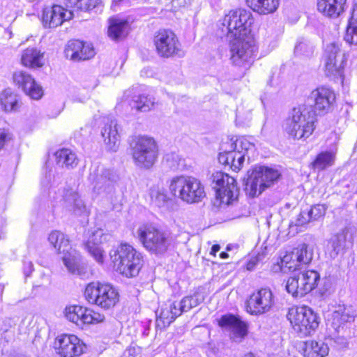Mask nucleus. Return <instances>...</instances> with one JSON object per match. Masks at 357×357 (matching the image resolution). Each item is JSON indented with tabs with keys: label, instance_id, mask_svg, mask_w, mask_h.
<instances>
[{
	"label": "nucleus",
	"instance_id": "45",
	"mask_svg": "<svg viewBox=\"0 0 357 357\" xmlns=\"http://www.w3.org/2000/svg\"><path fill=\"white\" fill-rule=\"evenodd\" d=\"M313 53V45L306 40L298 41L294 48V54L298 56H310Z\"/></svg>",
	"mask_w": 357,
	"mask_h": 357
},
{
	"label": "nucleus",
	"instance_id": "55",
	"mask_svg": "<svg viewBox=\"0 0 357 357\" xmlns=\"http://www.w3.org/2000/svg\"><path fill=\"white\" fill-rule=\"evenodd\" d=\"M189 299L190 300L191 305L192 307H195L199 305L204 301V298L199 295L198 293L194 294L192 296H188Z\"/></svg>",
	"mask_w": 357,
	"mask_h": 357
},
{
	"label": "nucleus",
	"instance_id": "24",
	"mask_svg": "<svg viewBox=\"0 0 357 357\" xmlns=\"http://www.w3.org/2000/svg\"><path fill=\"white\" fill-rule=\"evenodd\" d=\"M219 325L222 328L230 331L234 337L242 338L247 335L246 324L239 317L231 314L222 316L219 320Z\"/></svg>",
	"mask_w": 357,
	"mask_h": 357
},
{
	"label": "nucleus",
	"instance_id": "33",
	"mask_svg": "<svg viewBox=\"0 0 357 357\" xmlns=\"http://www.w3.org/2000/svg\"><path fill=\"white\" fill-rule=\"evenodd\" d=\"M64 202L66 206L68 208L69 210H73L75 213L82 214L88 213L86 204L81 199L78 192L75 191L67 192L64 196Z\"/></svg>",
	"mask_w": 357,
	"mask_h": 357
},
{
	"label": "nucleus",
	"instance_id": "12",
	"mask_svg": "<svg viewBox=\"0 0 357 357\" xmlns=\"http://www.w3.org/2000/svg\"><path fill=\"white\" fill-rule=\"evenodd\" d=\"M118 179V175L110 169L100 166H93L90 169L89 181L93 186V192L96 195L112 197L115 192L114 183Z\"/></svg>",
	"mask_w": 357,
	"mask_h": 357
},
{
	"label": "nucleus",
	"instance_id": "36",
	"mask_svg": "<svg viewBox=\"0 0 357 357\" xmlns=\"http://www.w3.org/2000/svg\"><path fill=\"white\" fill-rule=\"evenodd\" d=\"M155 105V98L149 95L140 94L132 98L130 105L137 111L146 112L150 111Z\"/></svg>",
	"mask_w": 357,
	"mask_h": 357
},
{
	"label": "nucleus",
	"instance_id": "42",
	"mask_svg": "<svg viewBox=\"0 0 357 357\" xmlns=\"http://www.w3.org/2000/svg\"><path fill=\"white\" fill-rule=\"evenodd\" d=\"M296 259L291 252L283 256L280 264L281 271L286 273L299 269L302 264Z\"/></svg>",
	"mask_w": 357,
	"mask_h": 357
},
{
	"label": "nucleus",
	"instance_id": "8",
	"mask_svg": "<svg viewBox=\"0 0 357 357\" xmlns=\"http://www.w3.org/2000/svg\"><path fill=\"white\" fill-rule=\"evenodd\" d=\"M287 317L301 337L312 335L319 324L318 314L305 305L290 308Z\"/></svg>",
	"mask_w": 357,
	"mask_h": 357
},
{
	"label": "nucleus",
	"instance_id": "56",
	"mask_svg": "<svg viewBox=\"0 0 357 357\" xmlns=\"http://www.w3.org/2000/svg\"><path fill=\"white\" fill-rule=\"evenodd\" d=\"M348 24L357 25V5H354Z\"/></svg>",
	"mask_w": 357,
	"mask_h": 357
},
{
	"label": "nucleus",
	"instance_id": "28",
	"mask_svg": "<svg viewBox=\"0 0 357 357\" xmlns=\"http://www.w3.org/2000/svg\"><path fill=\"white\" fill-rule=\"evenodd\" d=\"M286 289L295 298H301L307 294V287L301 272L290 277L286 284Z\"/></svg>",
	"mask_w": 357,
	"mask_h": 357
},
{
	"label": "nucleus",
	"instance_id": "4",
	"mask_svg": "<svg viewBox=\"0 0 357 357\" xmlns=\"http://www.w3.org/2000/svg\"><path fill=\"white\" fill-rule=\"evenodd\" d=\"M110 256L117 271L127 278L137 276L143 266L142 255L127 243L112 250Z\"/></svg>",
	"mask_w": 357,
	"mask_h": 357
},
{
	"label": "nucleus",
	"instance_id": "21",
	"mask_svg": "<svg viewBox=\"0 0 357 357\" xmlns=\"http://www.w3.org/2000/svg\"><path fill=\"white\" fill-rule=\"evenodd\" d=\"M13 81L19 88L33 99L38 100L43 95L42 87L36 82L31 75L26 72H15L13 75Z\"/></svg>",
	"mask_w": 357,
	"mask_h": 357
},
{
	"label": "nucleus",
	"instance_id": "34",
	"mask_svg": "<svg viewBox=\"0 0 357 357\" xmlns=\"http://www.w3.org/2000/svg\"><path fill=\"white\" fill-rule=\"evenodd\" d=\"M88 308L79 305H72L66 307L65 314L66 318L77 326L82 327L85 323V316H86Z\"/></svg>",
	"mask_w": 357,
	"mask_h": 357
},
{
	"label": "nucleus",
	"instance_id": "51",
	"mask_svg": "<svg viewBox=\"0 0 357 357\" xmlns=\"http://www.w3.org/2000/svg\"><path fill=\"white\" fill-rule=\"evenodd\" d=\"M164 159L169 168L175 169L178 167L181 161L178 155L174 153L167 154Z\"/></svg>",
	"mask_w": 357,
	"mask_h": 357
},
{
	"label": "nucleus",
	"instance_id": "2",
	"mask_svg": "<svg viewBox=\"0 0 357 357\" xmlns=\"http://www.w3.org/2000/svg\"><path fill=\"white\" fill-rule=\"evenodd\" d=\"M316 122L312 105H302L292 109L286 120L284 130L293 139L305 140L312 135Z\"/></svg>",
	"mask_w": 357,
	"mask_h": 357
},
{
	"label": "nucleus",
	"instance_id": "31",
	"mask_svg": "<svg viewBox=\"0 0 357 357\" xmlns=\"http://www.w3.org/2000/svg\"><path fill=\"white\" fill-rule=\"evenodd\" d=\"M305 357H324L328 354L329 347L323 341H306L303 348Z\"/></svg>",
	"mask_w": 357,
	"mask_h": 357
},
{
	"label": "nucleus",
	"instance_id": "63",
	"mask_svg": "<svg viewBox=\"0 0 357 357\" xmlns=\"http://www.w3.org/2000/svg\"><path fill=\"white\" fill-rule=\"evenodd\" d=\"M49 182H50V180H47V181H42V183L45 185H47L49 184Z\"/></svg>",
	"mask_w": 357,
	"mask_h": 357
},
{
	"label": "nucleus",
	"instance_id": "29",
	"mask_svg": "<svg viewBox=\"0 0 357 357\" xmlns=\"http://www.w3.org/2000/svg\"><path fill=\"white\" fill-rule=\"evenodd\" d=\"M180 315L181 312L178 310L176 303H172L169 305H165V307L161 309L160 315L157 318V326L166 328Z\"/></svg>",
	"mask_w": 357,
	"mask_h": 357
},
{
	"label": "nucleus",
	"instance_id": "15",
	"mask_svg": "<svg viewBox=\"0 0 357 357\" xmlns=\"http://www.w3.org/2000/svg\"><path fill=\"white\" fill-rule=\"evenodd\" d=\"M336 96L334 91L328 87L320 86L314 89L307 98L308 104L312 105L314 116H324L331 112L334 107Z\"/></svg>",
	"mask_w": 357,
	"mask_h": 357
},
{
	"label": "nucleus",
	"instance_id": "30",
	"mask_svg": "<svg viewBox=\"0 0 357 357\" xmlns=\"http://www.w3.org/2000/svg\"><path fill=\"white\" fill-rule=\"evenodd\" d=\"M245 2L253 11L260 15L273 13L280 4V0H245Z\"/></svg>",
	"mask_w": 357,
	"mask_h": 357
},
{
	"label": "nucleus",
	"instance_id": "26",
	"mask_svg": "<svg viewBox=\"0 0 357 357\" xmlns=\"http://www.w3.org/2000/svg\"><path fill=\"white\" fill-rule=\"evenodd\" d=\"M108 36L114 40L125 38L130 31L128 20L119 17H112L109 20Z\"/></svg>",
	"mask_w": 357,
	"mask_h": 357
},
{
	"label": "nucleus",
	"instance_id": "1",
	"mask_svg": "<svg viewBox=\"0 0 357 357\" xmlns=\"http://www.w3.org/2000/svg\"><path fill=\"white\" fill-rule=\"evenodd\" d=\"M253 18L244 9L231 10L222 20L223 32L230 38L231 60L234 64L246 67L252 62L255 52V41L250 26Z\"/></svg>",
	"mask_w": 357,
	"mask_h": 357
},
{
	"label": "nucleus",
	"instance_id": "9",
	"mask_svg": "<svg viewBox=\"0 0 357 357\" xmlns=\"http://www.w3.org/2000/svg\"><path fill=\"white\" fill-rule=\"evenodd\" d=\"M135 165L142 169H150L155 162L158 151L155 142L146 136H135L130 142Z\"/></svg>",
	"mask_w": 357,
	"mask_h": 357
},
{
	"label": "nucleus",
	"instance_id": "19",
	"mask_svg": "<svg viewBox=\"0 0 357 357\" xmlns=\"http://www.w3.org/2000/svg\"><path fill=\"white\" fill-rule=\"evenodd\" d=\"M64 53L66 58L73 61L87 60L95 55V51L91 44L79 40L68 41Z\"/></svg>",
	"mask_w": 357,
	"mask_h": 357
},
{
	"label": "nucleus",
	"instance_id": "32",
	"mask_svg": "<svg viewBox=\"0 0 357 357\" xmlns=\"http://www.w3.org/2000/svg\"><path fill=\"white\" fill-rule=\"evenodd\" d=\"M55 160L57 165L67 168H74L78 164V158L75 152L69 149L58 150L55 154Z\"/></svg>",
	"mask_w": 357,
	"mask_h": 357
},
{
	"label": "nucleus",
	"instance_id": "13",
	"mask_svg": "<svg viewBox=\"0 0 357 357\" xmlns=\"http://www.w3.org/2000/svg\"><path fill=\"white\" fill-rule=\"evenodd\" d=\"M211 178L216 197L221 204L229 205L237 199L239 190L234 177L222 172H215Z\"/></svg>",
	"mask_w": 357,
	"mask_h": 357
},
{
	"label": "nucleus",
	"instance_id": "35",
	"mask_svg": "<svg viewBox=\"0 0 357 357\" xmlns=\"http://www.w3.org/2000/svg\"><path fill=\"white\" fill-rule=\"evenodd\" d=\"M43 54L37 49L27 48L22 55V63L30 68H38L43 66Z\"/></svg>",
	"mask_w": 357,
	"mask_h": 357
},
{
	"label": "nucleus",
	"instance_id": "39",
	"mask_svg": "<svg viewBox=\"0 0 357 357\" xmlns=\"http://www.w3.org/2000/svg\"><path fill=\"white\" fill-rule=\"evenodd\" d=\"M65 1L68 7L82 11L92 10L101 4L100 0H65Z\"/></svg>",
	"mask_w": 357,
	"mask_h": 357
},
{
	"label": "nucleus",
	"instance_id": "11",
	"mask_svg": "<svg viewBox=\"0 0 357 357\" xmlns=\"http://www.w3.org/2000/svg\"><path fill=\"white\" fill-rule=\"evenodd\" d=\"M84 296L86 300L103 309H110L119 302L118 291L107 283L91 282L85 289Z\"/></svg>",
	"mask_w": 357,
	"mask_h": 357
},
{
	"label": "nucleus",
	"instance_id": "17",
	"mask_svg": "<svg viewBox=\"0 0 357 357\" xmlns=\"http://www.w3.org/2000/svg\"><path fill=\"white\" fill-rule=\"evenodd\" d=\"M55 349L61 357H76L83 353L84 344L75 335L63 334L56 337Z\"/></svg>",
	"mask_w": 357,
	"mask_h": 357
},
{
	"label": "nucleus",
	"instance_id": "40",
	"mask_svg": "<svg viewBox=\"0 0 357 357\" xmlns=\"http://www.w3.org/2000/svg\"><path fill=\"white\" fill-rule=\"evenodd\" d=\"M291 252L302 266L310 264L312 259V249L305 243L298 245Z\"/></svg>",
	"mask_w": 357,
	"mask_h": 357
},
{
	"label": "nucleus",
	"instance_id": "18",
	"mask_svg": "<svg viewBox=\"0 0 357 357\" xmlns=\"http://www.w3.org/2000/svg\"><path fill=\"white\" fill-rule=\"evenodd\" d=\"M73 17L71 10H67L59 5H53L43 8L42 22L45 27L55 28L62 24L64 21Z\"/></svg>",
	"mask_w": 357,
	"mask_h": 357
},
{
	"label": "nucleus",
	"instance_id": "58",
	"mask_svg": "<svg viewBox=\"0 0 357 357\" xmlns=\"http://www.w3.org/2000/svg\"><path fill=\"white\" fill-rule=\"evenodd\" d=\"M220 246L219 245H213L211 248V250L210 252V254L215 256L216 253L220 250Z\"/></svg>",
	"mask_w": 357,
	"mask_h": 357
},
{
	"label": "nucleus",
	"instance_id": "53",
	"mask_svg": "<svg viewBox=\"0 0 357 357\" xmlns=\"http://www.w3.org/2000/svg\"><path fill=\"white\" fill-rule=\"evenodd\" d=\"M12 137V134L8 130H0V149L4 146L6 143L11 140Z\"/></svg>",
	"mask_w": 357,
	"mask_h": 357
},
{
	"label": "nucleus",
	"instance_id": "41",
	"mask_svg": "<svg viewBox=\"0 0 357 357\" xmlns=\"http://www.w3.org/2000/svg\"><path fill=\"white\" fill-rule=\"evenodd\" d=\"M335 155L333 153L324 151L317 155L312 165L314 169L321 171L333 165Z\"/></svg>",
	"mask_w": 357,
	"mask_h": 357
},
{
	"label": "nucleus",
	"instance_id": "20",
	"mask_svg": "<svg viewBox=\"0 0 357 357\" xmlns=\"http://www.w3.org/2000/svg\"><path fill=\"white\" fill-rule=\"evenodd\" d=\"M235 148L237 150L227 151L228 166L233 171L238 172L241 169L245 156L248 155V158H250L248 153L254 150L255 145L244 139L237 141Z\"/></svg>",
	"mask_w": 357,
	"mask_h": 357
},
{
	"label": "nucleus",
	"instance_id": "64",
	"mask_svg": "<svg viewBox=\"0 0 357 357\" xmlns=\"http://www.w3.org/2000/svg\"><path fill=\"white\" fill-rule=\"evenodd\" d=\"M355 149H356V151H357V142H356V144L355 146Z\"/></svg>",
	"mask_w": 357,
	"mask_h": 357
},
{
	"label": "nucleus",
	"instance_id": "47",
	"mask_svg": "<svg viewBox=\"0 0 357 357\" xmlns=\"http://www.w3.org/2000/svg\"><path fill=\"white\" fill-rule=\"evenodd\" d=\"M344 40L350 45H357V25H347Z\"/></svg>",
	"mask_w": 357,
	"mask_h": 357
},
{
	"label": "nucleus",
	"instance_id": "3",
	"mask_svg": "<svg viewBox=\"0 0 357 357\" xmlns=\"http://www.w3.org/2000/svg\"><path fill=\"white\" fill-rule=\"evenodd\" d=\"M136 237L151 254L164 255L172 245L170 234L152 224H142L136 231Z\"/></svg>",
	"mask_w": 357,
	"mask_h": 357
},
{
	"label": "nucleus",
	"instance_id": "27",
	"mask_svg": "<svg viewBox=\"0 0 357 357\" xmlns=\"http://www.w3.org/2000/svg\"><path fill=\"white\" fill-rule=\"evenodd\" d=\"M103 233L102 230H97L93 233L86 244V248L94 259L99 264L104 261V253L100 244L102 243Z\"/></svg>",
	"mask_w": 357,
	"mask_h": 357
},
{
	"label": "nucleus",
	"instance_id": "23",
	"mask_svg": "<svg viewBox=\"0 0 357 357\" xmlns=\"http://www.w3.org/2000/svg\"><path fill=\"white\" fill-rule=\"evenodd\" d=\"M101 135L108 150L116 151L120 144V135L115 119H107L101 130Z\"/></svg>",
	"mask_w": 357,
	"mask_h": 357
},
{
	"label": "nucleus",
	"instance_id": "62",
	"mask_svg": "<svg viewBox=\"0 0 357 357\" xmlns=\"http://www.w3.org/2000/svg\"><path fill=\"white\" fill-rule=\"evenodd\" d=\"M244 357H257L252 353H248L244 356Z\"/></svg>",
	"mask_w": 357,
	"mask_h": 357
},
{
	"label": "nucleus",
	"instance_id": "46",
	"mask_svg": "<svg viewBox=\"0 0 357 357\" xmlns=\"http://www.w3.org/2000/svg\"><path fill=\"white\" fill-rule=\"evenodd\" d=\"M152 202L158 207H168L172 202L167 194L163 190H152L151 194Z\"/></svg>",
	"mask_w": 357,
	"mask_h": 357
},
{
	"label": "nucleus",
	"instance_id": "6",
	"mask_svg": "<svg viewBox=\"0 0 357 357\" xmlns=\"http://www.w3.org/2000/svg\"><path fill=\"white\" fill-rule=\"evenodd\" d=\"M356 312L352 306L339 305L328 316L327 320L328 330L336 342L346 344L350 336L349 326L354 321Z\"/></svg>",
	"mask_w": 357,
	"mask_h": 357
},
{
	"label": "nucleus",
	"instance_id": "61",
	"mask_svg": "<svg viewBox=\"0 0 357 357\" xmlns=\"http://www.w3.org/2000/svg\"><path fill=\"white\" fill-rule=\"evenodd\" d=\"M97 85L96 84V80L95 79H93V83L91 84H87L86 85V87H89V88H94Z\"/></svg>",
	"mask_w": 357,
	"mask_h": 357
},
{
	"label": "nucleus",
	"instance_id": "5",
	"mask_svg": "<svg viewBox=\"0 0 357 357\" xmlns=\"http://www.w3.org/2000/svg\"><path fill=\"white\" fill-rule=\"evenodd\" d=\"M280 176V172L275 169L266 166L255 167L248 172L244 183L245 192L250 197H257L273 185Z\"/></svg>",
	"mask_w": 357,
	"mask_h": 357
},
{
	"label": "nucleus",
	"instance_id": "16",
	"mask_svg": "<svg viewBox=\"0 0 357 357\" xmlns=\"http://www.w3.org/2000/svg\"><path fill=\"white\" fill-rule=\"evenodd\" d=\"M274 304L272 291L267 288H261L254 292L247 301V312L252 315H260L268 312Z\"/></svg>",
	"mask_w": 357,
	"mask_h": 357
},
{
	"label": "nucleus",
	"instance_id": "43",
	"mask_svg": "<svg viewBox=\"0 0 357 357\" xmlns=\"http://www.w3.org/2000/svg\"><path fill=\"white\" fill-rule=\"evenodd\" d=\"M305 281L307 293L314 289L320 281V275L318 272L313 270H307L301 272Z\"/></svg>",
	"mask_w": 357,
	"mask_h": 357
},
{
	"label": "nucleus",
	"instance_id": "54",
	"mask_svg": "<svg viewBox=\"0 0 357 357\" xmlns=\"http://www.w3.org/2000/svg\"><path fill=\"white\" fill-rule=\"evenodd\" d=\"M33 271V264L30 260L23 261V272L26 277H29Z\"/></svg>",
	"mask_w": 357,
	"mask_h": 357
},
{
	"label": "nucleus",
	"instance_id": "25",
	"mask_svg": "<svg viewBox=\"0 0 357 357\" xmlns=\"http://www.w3.org/2000/svg\"><path fill=\"white\" fill-rule=\"evenodd\" d=\"M346 3L347 0H317V9L324 15L335 18L344 11Z\"/></svg>",
	"mask_w": 357,
	"mask_h": 357
},
{
	"label": "nucleus",
	"instance_id": "10",
	"mask_svg": "<svg viewBox=\"0 0 357 357\" xmlns=\"http://www.w3.org/2000/svg\"><path fill=\"white\" fill-rule=\"evenodd\" d=\"M48 241L59 253H63V264L70 273L77 275L84 273L83 268L80 267V257L72 249L66 235L59 231H53L50 234Z\"/></svg>",
	"mask_w": 357,
	"mask_h": 357
},
{
	"label": "nucleus",
	"instance_id": "49",
	"mask_svg": "<svg viewBox=\"0 0 357 357\" xmlns=\"http://www.w3.org/2000/svg\"><path fill=\"white\" fill-rule=\"evenodd\" d=\"M326 211V207L324 204H315L307 210L312 221L318 220L320 218L323 217Z\"/></svg>",
	"mask_w": 357,
	"mask_h": 357
},
{
	"label": "nucleus",
	"instance_id": "7",
	"mask_svg": "<svg viewBox=\"0 0 357 357\" xmlns=\"http://www.w3.org/2000/svg\"><path fill=\"white\" fill-rule=\"evenodd\" d=\"M169 190L174 196L189 204L200 202L205 197L204 185L200 181L192 176L174 177Z\"/></svg>",
	"mask_w": 357,
	"mask_h": 357
},
{
	"label": "nucleus",
	"instance_id": "60",
	"mask_svg": "<svg viewBox=\"0 0 357 357\" xmlns=\"http://www.w3.org/2000/svg\"><path fill=\"white\" fill-rule=\"evenodd\" d=\"M220 257L222 259H227L229 257V255H228V254L226 252H222L220 254Z\"/></svg>",
	"mask_w": 357,
	"mask_h": 357
},
{
	"label": "nucleus",
	"instance_id": "48",
	"mask_svg": "<svg viewBox=\"0 0 357 357\" xmlns=\"http://www.w3.org/2000/svg\"><path fill=\"white\" fill-rule=\"evenodd\" d=\"M310 222H312V220L310 218V216L309 215V213L307 211H302L301 213L297 215V217L295 218L294 220H291L289 227H292L293 226L295 227H302Z\"/></svg>",
	"mask_w": 357,
	"mask_h": 357
},
{
	"label": "nucleus",
	"instance_id": "22",
	"mask_svg": "<svg viewBox=\"0 0 357 357\" xmlns=\"http://www.w3.org/2000/svg\"><path fill=\"white\" fill-rule=\"evenodd\" d=\"M339 45L335 43L328 44L325 49V72L327 76H341L342 73V62L338 63L337 55L340 53Z\"/></svg>",
	"mask_w": 357,
	"mask_h": 357
},
{
	"label": "nucleus",
	"instance_id": "52",
	"mask_svg": "<svg viewBox=\"0 0 357 357\" xmlns=\"http://www.w3.org/2000/svg\"><path fill=\"white\" fill-rule=\"evenodd\" d=\"M176 305L178 306V310L181 312V314L183 312H188L193 308L188 296H185L181 302Z\"/></svg>",
	"mask_w": 357,
	"mask_h": 357
},
{
	"label": "nucleus",
	"instance_id": "37",
	"mask_svg": "<svg viewBox=\"0 0 357 357\" xmlns=\"http://www.w3.org/2000/svg\"><path fill=\"white\" fill-rule=\"evenodd\" d=\"M0 103L6 112L16 111L19 108L18 98L10 89H5L0 94Z\"/></svg>",
	"mask_w": 357,
	"mask_h": 357
},
{
	"label": "nucleus",
	"instance_id": "14",
	"mask_svg": "<svg viewBox=\"0 0 357 357\" xmlns=\"http://www.w3.org/2000/svg\"><path fill=\"white\" fill-rule=\"evenodd\" d=\"M153 42L156 52L161 57H183L185 55L177 36L169 29H160L156 32Z\"/></svg>",
	"mask_w": 357,
	"mask_h": 357
},
{
	"label": "nucleus",
	"instance_id": "59",
	"mask_svg": "<svg viewBox=\"0 0 357 357\" xmlns=\"http://www.w3.org/2000/svg\"><path fill=\"white\" fill-rule=\"evenodd\" d=\"M127 352L129 355L134 356L135 354V349L134 347H130L127 349Z\"/></svg>",
	"mask_w": 357,
	"mask_h": 357
},
{
	"label": "nucleus",
	"instance_id": "44",
	"mask_svg": "<svg viewBox=\"0 0 357 357\" xmlns=\"http://www.w3.org/2000/svg\"><path fill=\"white\" fill-rule=\"evenodd\" d=\"M252 120V108L243 104L236 109V121L241 126H247Z\"/></svg>",
	"mask_w": 357,
	"mask_h": 357
},
{
	"label": "nucleus",
	"instance_id": "57",
	"mask_svg": "<svg viewBox=\"0 0 357 357\" xmlns=\"http://www.w3.org/2000/svg\"><path fill=\"white\" fill-rule=\"evenodd\" d=\"M218 161L220 163L225 166L228 165L227 151H225L219 153Z\"/></svg>",
	"mask_w": 357,
	"mask_h": 357
},
{
	"label": "nucleus",
	"instance_id": "38",
	"mask_svg": "<svg viewBox=\"0 0 357 357\" xmlns=\"http://www.w3.org/2000/svg\"><path fill=\"white\" fill-rule=\"evenodd\" d=\"M346 247V236L344 234L336 235L327 245V253L331 259L336 258Z\"/></svg>",
	"mask_w": 357,
	"mask_h": 357
},
{
	"label": "nucleus",
	"instance_id": "50",
	"mask_svg": "<svg viewBox=\"0 0 357 357\" xmlns=\"http://www.w3.org/2000/svg\"><path fill=\"white\" fill-rule=\"evenodd\" d=\"M105 316L98 312H96L91 309H88L86 316L84 322L85 324H98L103 321Z\"/></svg>",
	"mask_w": 357,
	"mask_h": 357
}]
</instances>
